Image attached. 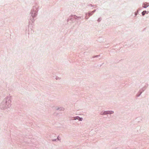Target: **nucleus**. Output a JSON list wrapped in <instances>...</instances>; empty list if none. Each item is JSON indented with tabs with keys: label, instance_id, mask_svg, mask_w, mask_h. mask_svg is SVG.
Masks as SVG:
<instances>
[{
	"label": "nucleus",
	"instance_id": "nucleus-5",
	"mask_svg": "<svg viewBox=\"0 0 149 149\" xmlns=\"http://www.w3.org/2000/svg\"><path fill=\"white\" fill-rule=\"evenodd\" d=\"M80 120H81V118H80Z\"/></svg>",
	"mask_w": 149,
	"mask_h": 149
},
{
	"label": "nucleus",
	"instance_id": "nucleus-2",
	"mask_svg": "<svg viewBox=\"0 0 149 149\" xmlns=\"http://www.w3.org/2000/svg\"><path fill=\"white\" fill-rule=\"evenodd\" d=\"M146 13V11H143L142 13V15H144Z\"/></svg>",
	"mask_w": 149,
	"mask_h": 149
},
{
	"label": "nucleus",
	"instance_id": "nucleus-3",
	"mask_svg": "<svg viewBox=\"0 0 149 149\" xmlns=\"http://www.w3.org/2000/svg\"><path fill=\"white\" fill-rule=\"evenodd\" d=\"M109 113H113V112H112V111H111V112L109 111Z\"/></svg>",
	"mask_w": 149,
	"mask_h": 149
},
{
	"label": "nucleus",
	"instance_id": "nucleus-4",
	"mask_svg": "<svg viewBox=\"0 0 149 149\" xmlns=\"http://www.w3.org/2000/svg\"><path fill=\"white\" fill-rule=\"evenodd\" d=\"M106 112H105L104 113V114H106Z\"/></svg>",
	"mask_w": 149,
	"mask_h": 149
},
{
	"label": "nucleus",
	"instance_id": "nucleus-1",
	"mask_svg": "<svg viewBox=\"0 0 149 149\" xmlns=\"http://www.w3.org/2000/svg\"><path fill=\"white\" fill-rule=\"evenodd\" d=\"M149 6V3H144L143 5V8H146Z\"/></svg>",
	"mask_w": 149,
	"mask_h": 149
},
{
	"label": "nucleus",
	"instance_id": "nucleus-6",
	"mask_svg": "<svg viewBox=\"0 0 149 149\" xmlns=\"http://www.w3.org/2000/svg\"><path fill=\"white\" fill-rule=\"evenodd\" d=\"M80 120H81V118H80Z\"/></svg>",
	"mask_w": 149,
	"mask_h": 149
}]
</instances>
